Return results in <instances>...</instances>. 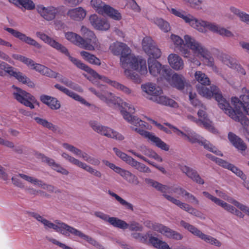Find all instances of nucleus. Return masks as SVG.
Here are the masks:
<instances>
[{"instance_id": "1", "label": "nucleus", "mask_w": 249, "mask_h": 249, "mask_svg": "<svg viewBox=\"0 0 249 249\" xmlns=\"http://www.w3.org/2000/svg\"><path fill=\"white\" fill-rule=\"evenodd\" d=\"M196 79L200 84L196 86L198 93L202 96L211 99L213 98L217 102L219 107L225 113L236 122H240L244 128L249 129V120L243 111L249 116V91L245 88L242 89L244 95L240 98L232 97L231 102L234 106L233 108L224 98L219 88L214 85L210 86V89L206 87L210 85L209 77L200 71H197L195 74Z\"/></svg>"}, {"instance_id": "2", "label": "nucleus", "mask_w": 249, "mask_h": 249, "mask_svg": "<svg viewBox=\"0 0 249 249\" xmlns=\"http://www.w3.org/2000/svg\"><path fill=\"white\" fill-rule=\"evenodd\" d=\"M109 50L114 55H120V64L123 69L130 67L142 74L147 73L146 61L131 54V50L125 44L114 42L110 45Z\"/></svg>"}, {"instance_id": "3", "label": "nucleus", "mask_w": 249, "mask_h": 249, "mask_svg": "<svg viewBox=\"0 0 249 249\" xmlns=\"http://www.w3.org/2000/svg\"><path fill=\"white\" fill-rule=\"evenodd\" d=\"M185 43L179 36L172 35L171 39L175 45V49L179 52L185 57H187L190 54V50L191 49L194 53L205 57L208 54V51L200 43L196 41L194 38L189 35H185L184 37Z\"/></svg>"}, {"instance_id": "4", "label": "nucleus", "mask_w": 249, "mask_h": 249, "mask_svg": "<svg viewBox=\"0 0 249 249\" xmlns=\"http://www.w3.org/2000/svg\"><path fill=\"white\" fill-rule=\"evenodd\" d=\"M36 36L42 41L49 44L53 48L68 56L70 61L79 69L83 70L88 73L90 71L91 68L89 66L82 63L80 60L71 56L68 50L61 44H60L47 35L40 32H37L36 33Z\"/></svg>"}, {"instance_id": "5", "label": "nucleus", "mask_w": 249, "mask_h": 249, "mask_svg": "<svg viewBox=\"0 0 249 249\" xmlns=\"http://www.w3.org/2000/svg\"><path fill=\"white\" fill-rule=\"evenodd\" d=\"M131 235L133 238L142 243H146L148 238L149 243L153 247L158 249H171L169 246L165 242L155 237L150 231L147 232L145 234L136 232H133Z\"/></svg>"}, {"instance_id": "6", "label": "nucleus", "mask_w": 249, "mask_h": 249, "mask_svg": "<svg viewBox=\"0 0 249 249\" xmlns=\"http://www.w3.org/2000/svg\"><path fill=\"white\" fill-rule=\"evenodd\" d=\"M12 88L16 90L13 92V96L15 99L24 106L29 107L31 109L35 108L34 104L39 106V103L37 102L35 97L30 93L17 87L15 85L12 86Z\"/></svg>"}, {"instance_id": "7", "label": "nucleus", "mask_w": 249, "mask_h": 249, "mask_svg": "<svg viewBox=\"0 0 249 249\" xmlns=\"http://www.w3.org/2000/svg\"><path fill=\"white\" fill-rule=\"evenodd\" d=\"M165 77L164 78L172 87L178 90H182L185 87H188L189 84L185 78L181 74L173 71L171 69L165 71Z\"/></svg>"}, {"instance_id": "8", "label": "nucleus", "mask_w": 249, "mask_h": 249, "mask_svg": "<svg viewBox=\"0 0 249 249\" xmlns=\"http://www.w3.org/2000/svg\"><path fill=\"white\" fill-rule=\"evenodd\" d=\"M81 31L84 37L82 42V48L93 51L99 47V42L93 32L84 26H82Z\"/></svg>"}, {"instance_id": "9", "label": "nucleus", "mask_w": 249, "mask_h": 249, "mask_svg": "<svg viewBox=\"0 0 249 249\" xmlns=\"http://www.w3.org/2000/svg\"><path fill=\"white\" fill-rule=\"evenodd\" d=\"M158 58L149 57L148 59V66L150 73L154 76L159 75L161 78L165 77V71H169L167 66H162L157 60Z\"/></svg>"}, {"instance_id": "10", "label": "nucleus", "mask_w": 249, "mask_h": 249, "mask_svg": "<svg viewBox=\"0 0 249 249\" xmlns=\"http://www.w3.org/2000/svg\"><path fill=\"white\" fill-rule=\"evenodd\" d=\"M142 49L149 56L159 58L160 57L161 52L157 47L151 37L149 36L145 37L142 41Z\"/></svg>"}, {"instance_id": "11", "label": "nucleus", "mask_w": 249, "mask_h": 249, "mask_svg": "<svg viewBox=\"0 0 249 249\" xmlns=\"http://www.w3.org/2000/svg\"><path fill=\"white\" fill-rule=\"evenodd\" d=\"M4 29L15 37L19 39L21 41L28 45L33 46L37 49H40L42 48V46L34 39L27 36L25 34L18 30L8 27H5Z\"/></svg>"}, {"instance_id": "12", "label": "nucleus", "mask_w": 249, "mask_h": 249, "mask_svg": "<svg viewBox=\"0 0 249 249\" xmlns=\"http://www.w3.org/2000/svg\"><path fill=\"white\" fill-rule=\"evenodd\" d=\"M133 129L142 136L149 139L158 147L165 151L169 150V146L160 138L156 137L151 133L138 128H133Z\"/></svg>"}, {"instance_id": "13", "label": "nucleus", "mask_w": 249, "mask_h": 249, "mask_svg": "<svg viewBox=\"0 0 249 249\" xmlns=\"http://www.w3.org/2000/svg\"><path fill=\"white\" fill-rule=\"evenodd\" d=\"M36 10L44 19L47 21H51L55 18L56 15L59 12L60 8L53 6L46 7L43 5H38Z\"/></svg>"}, {"instance_id": "14", "label": "nucleus", "mask_w": 249, "mask_h": 249, "mask_svg": "<svg viewBox=\"0 0 249 249\" xmlns=\"http://www.w3.org/2000/svg\"><path fill=\"white\" fill-rule=\"evenodd\" d=\"M180 225L185 229L188 230L192 234L200 238L207 243L212 244L213 237L202 233L197 228L184 220L180 221Z\"/></svg>"}, {"instance_id": "15", "label": "nucleus", "mask_w": 249, "mask_h": 249, "mask_svg": "<svg viewBox=\"0 0 249 249\" xmlns=\"http://www.w3.org/2000/svg\"><path fill=\"white\" fill-rule=\"evenodd\" d=\"M55 222L57 223V225H56V227L55 228L54 230L64 235L68 236L69 235L68 233H70L72 235L82 238L84 234V233L81 231H78L64 223L58 222H57V220H55Z\"/></svg>"}, {"instance_id": "16", "label": "nucleus", "mask_w": 249, "mask_h": 249, "mask_svg": "<svg viewBox=\"0 0 249 249\" xmlns=\"http://www.w3.org/2000/svg\"><path fill=\"white\" fill-rule=\"evenodd\" d=\"M18 176H19L25 180H27L35 185H38V186H41L42 188L47 190L50 193L54 192L56 194L61 193V191L60 190L55 189V188L53 186L46 184L45 183H42V181L38 180L37 178H35L22 174H19Z\"/></svg>"}, {"instance_id": "17", "label": "nucleus", "mask_w": 249, "mask_h": 249, "mask_svg": "<svg viewBox=\"0 0 249 249\" xmlns=\"http://www.w3.org/2000/svg\"><path fill=\"white\" fill-rule=\"evenodd\" d=\"M89 20L92 26L98 30L107 31L110 28V23L106 19L99 18L96 15H91Z\"/></svg>"}, {"instance_id": "18", "label": "nucleus", "mask_w": 249, "mask_h": 249, "mask_svg": "<svg viewBox=\"0 0 249 249\" xmlns=\"http://www.w3.org/2000/svg\"><path fill=\"white\" fill-rule=\"evenodd\" d=\"M193 28L196 29L201 32H203L205 27H207L211 31L218 33L220 26L218 25L204 20H199L196 19V22Z\"/></svg>"}, {"instance_id": "19", "label": "nucleus", "mask_w": 249, "mask_h": 249, "mask_svg": "<svg viewBox=\"0 0 249 249\" xmlns=\"http://www.w3.org/2000/svg\"><path fill=\"white\" fill-rule=\"evenodd\" d=\"M170 12L177 17L182 18L186 23H188L191 26L194 27L196 22V18L193 16L182 10H177L175 8H171Z\"/></svg>"}, {"instance_id": "20", "label": "nucleus", "mask_w": 249, "mask_h": 249, "mask_svg": "<svg viewBox=\"0 0 249 249\" xmlns=\"http://www.w3.org/2000/svg\"><path fill=\"white\" fill-rule=\"evenodd\" d=\"M121 114L123 115L124 118L131 124L135 126L139 125L141 126L142 128H148V124L147 123L139 119L137 116L129 115L126 110H121Z\"/></svg>"}, {"instance_id": "21", "label": "nucleus", "mask_w": 249, "mask_h": 249, "mask_svg": "<svg viewBox=\"0 0 249 249\" xmlns=\"http://www.w3.org/2000/svg\"><path fill=\"white\" fill-rule=\"evenodd\" d=\"M157 226L159 227V228H155V229L157 230V231L164 234L169 238L179 240H181L183 237V236L180 233L173 231L166 226L162 225H160Z\"/></svg>"}, {"instance_id": "22", "label": "nucleus", "mask_w": 249, "mask_h": 249, "mask_svg": "<svg viewBox=\"0 0 249 249\" xmlns=\"http://www.w3.org/2000/svg\"><path fill=\"white\" fill-rule=\"evenodd\" d=\"M228 138L233 145L242 153L246 150L247 144L241 138L232 132L229 133Z\"/></svg>"}, {"instance_id": "23", "label": "nucleus", "mask_w": 249, "mask_h": 249, "mask_svg": "<svg viewBox=\"0 0 249 249\" xmlns=\"http://www.w3.org/2000/svg\"><path fill=\"white\" fill-rule=\"evenodd\" d=\"M161 94H157L156 96L147 97L149 100L157 103L169 106L172 107L177 106V103L174 100L167 98L166 96L161 95Z\"/></svg>"}, {"instance_id": "24", "label": "nucleus", "mask_w": 249, "mask_h": 249, "mask_svg": "<svg viewBox=\"0 0 249 249\" xmlns=\"http://www.w3.org/2000/svg\"><path fill=\"white\" fill-rule=\"evenodd\" d=\"M180 170L194 181L200 184H203L204 183V180L201 178L196 170L187 166H181Z\"/></svg>"}, {"instance_id": "25", "label": "nucleus", "mask_w": 249, "mask_h": 249, "mask_svg": "<svg viewBox=\"0 0 249 249\" xmlns=\"http://www.w3.org/2000/svg\"><path fill=\"white\" fill-rule=\"evenodd\" d=\"M89 73L90 74L91 76L93 77L94 78L100 79L106 83H109L111 85H112L115 88L119 89L122 91H123V89H124L126 88V87L124 85H123L117 82L111 81L107 77L99 75L98 73H97L95 71H94L91 69H90V71H89Z\"/></svg>"}, {"instance_id": "26", "label": "nucleus", "mask_w": 249, "mask_h": 249, "mask_svg": "<svg viewBox=\"0 0 249 249\" xmlns=\"http://www.w3.org/2000/svg\"><path fill=\"white\" fill-rule=\"evenodd\" d=\"M8 74L11 76L14 77L19 82L24 84H27L29 87H33L34 84L25 75L20 71H17L16 69L13 67L11 71H8Z\"/></svg>"}, {"instance_id": "27", "label": "nucleus", "mask_w": 249, "mask_h": 249, "mask_svg": "<svg viewBox=\"0 0 249 249\" xmlns=\"http://www.w3.org/2000/svg\"><path fill=\"white\" fill-rule=\"evenodd\" d=\"M67 15L73 20L80 21L84 19L86 15V11L81 7L70 9Z\"/></svg>"}, {"instance_id": "28", "label": "nucleus", "mask_w": 249, "mask_h": 249, "mask_svg": "<svg viewBox=\"0 0 249 249\" xmlns=\"http://www.w3.org/2000/svg\"><path fill=\"white\" fill-rule=\"evenodd\" d=\"M40 101L44 104L47 105L52 109H58L60 107V104L57 99L54 97L42 95L40 97Z\"/></svg>"}, {"instance_id": "29", "label": "nucleus", "mask_w": 249, "mask_h": 249, "mask_svg": "<svg viewBox=\"0 0 249 249\" xmlns=\"http://www.w3.org/2000/svg\"><path fill=\"white\" fill-rule=\"evenodd\" d=\"M141 88L142 90L146 93L149 97L156 96L157 94H162V90L159 87H157L155 84L148 83L142 85Z\"/></svg>"}, {"instance_id": "30", "label": "nucleus", "mask_w": 249, "mask_h": 249, "mask_svg": "<svg viewBox=\"0 0 249 249\" xmlns=\"http://www.w3.org/2000/svg\"><path fill=\"white\" fill-rule=\"evenodd\" d=\"M168 62L171 67L176 70H179L183 69L184 64L180 57L176 54H171L169 55Z\"/></svg>"}, {"instance_id": "31", "label": "nucleus", "mask_w": 249, "mask_h": 249, "mask_svg": "<svg viewBox=\"0 0 249 249\" xmlns=\"http://www.w3.org/2000/svg\"><path fill=\"white\" fill-rule=\"evenodd\" d=\"M100 134L108 138L119 141H122L124 139V137L122 134L107 126H103Z\"/></svg>"}, {"instance_id": "32", "label": "nucleus", "mask_w": 249, "mask_h": 249, "mask_svg": "<svg viewBox=\"0 0 249 249\" xmlns=\"http://www.w3.org/2000/svg\"><path fill=\"white\" fill-rule=\"evenodd\" d=\"M30 216L34 217L38 222H41L42 224L44 225L45 229L47 228H52L54 230L55 228L56 227V225L52 223L50 221L47 219L43 218L42 216H41L39 214L34 213V212H30L29 213Z\"/></svg>"}, {"instance_id": "33", "label": "nucleus", "mask_w": 249, "mask_h": 249, "mask_svg": "<svg viewBox=\"0 0 249 249\" xmlns=\"http://www.w3.org/2000/svg\"><path fill=\"white\" fill-rule=\"evenodd\" d=\"M34 120L38 124L53 131V132H59V129L57 126L53 124L52 123L48 122L46 119L39 117H35L34 118Z\"/></svg>"}, {"instance_id": "34", "label": "nucleus", "mask_w": 249, "mask_h": 249, "mask_svg": "<svg viewBox=\"0 0 249 249\" xmlns=\"http://www.w3.org/2000/svg\"><path fill=\"white\" fill-rule=\"evenodd\" d=\"M65 37L68 40L82 48L83 38L81 36L73 32H68L65 34Z\"/></svg>"}, {"instance_id": "35", "label": "nucleus", "mask_w": 249, "mask_h": 249, "mask_svg": "<svg viewBox=\"0 0 249 249\" xmlns=\"http://www.w3.org/2000/svg\"><path fill=\"white\" fill-rule=\"evenodd\" d=\"M105 8V9L103 11V15L106 14L114 20H119L121 19V15L117 10L114 9L108 5H107Z\"/></svg>"}, {"instance_id": "36", "label": "nucleus", "mask_w": 249, "mask_h": 249, "mask_svg": "<svg viewBox=\"0 0 249 249\" xmlns=\"http://www.w3.org/2000/svg\"><path fill=\"white\" fill-rule=\"evenodd\" d=\"M107 104L108 105L117 104L120 107H123V105L124 106L127 105V103L123 102L122 100L120 98L114 96L112 93L109 92H107Z\"/></svg>"}, {"instance_id": "37", "label": "nucleus", "mask_w": 249, "mask_h": 249, "mask_svg": "<svg viewBox=\"0 0 249 249\" xmlns=\"http://www.w3.org/2000/svg\"><path fill=\"white\" fill-rule=\"evenodd\" d=\"M163 196L168 200H169V201L171 202L173 204H174L176 205L177 206H178V207H179L181 209H182L187 212V211L190 206V205H189L187 203H185L182 202L179 200L171 196L167 195L166 194H163Z\"/></svg>"}, {"instance_id": "38", "label": "nucleus", "mask_w": 249, "mask_h": 249, "mask_svg": "<svg viewBox=\"0 0 249 249\" xmlns=\"http://www.w3.org/2000/svg\"><path fill=\"white\" fill-rule=\"evenodd\" d=\"M80 54L86 60L90 63L96 65H100L101 64L100 59L93 54L85 51L81 52Z\"/></svg>"}, {"instance_id": "39", "label": "nucleus", "mask_w": 249, "mask_h": 249, "mask_svg": "<svg viewBox=\"0 0 249 249\" xmlns=\"http://www.w3.org/2000/svg\"><path fill=\"white\" fill-rule=\"evenodd\" d=\"M109 219V223L113 227L123 230L128 228L127 223L123 220L114 217H111Z\"/></svg>"}, {"instance_id": "40", "label": "nucleus", "mask_w": 249, "mask_h": 249, "mask_svg": "<svg viewBox=\"0 0 249 249\" xmlns=\"http://www.w3.org/2000/svg\"><path fill=\"white\" fill-rule=\"evenodd\" d=\"M129 165L134 167L136 169L138 170L139 171L141 172H151V170L149 167H147L144 164L137 161L134 159L132 160V161L131 162Z\"/></svg>"}, {"instance_id": "41", "label": "nucleus", "mask_w": 249, "mask_h": 249, "mask_svg": "<svg viewBox=\"0 0 249 249\" xmlns=\"http://www.w3.org/2000/svg\"><path fill=\"white\" fill-rule=\"evenodd\" d=\"M90 3L98 13L103 15L105 7L107 5L105 4L101 0H91Z\"/></svg>"}, {"instance_id": "42", "label": "nucleus", "mask_w": 249, "mask_h": 249, "mask_svg": "<svg viewBox=\"0 0 249 249\" xmlns=\"http://www.w3.org/2000/svg\"><path fill=\"white\" fill-rule=\"evenodd\" d=\"M221 61L224 64L231 68L233 69L237 66L236 60L228 55H222L221 56Z\"/></svg>"}, {"instance_id": "43", "label": "nucleus", "mask_w": 249, "mask_h": 249, "mask_svg": "<svg viewBox=\"0 0 249 249\" xmlns=\"http://www.w3.org/2000/svg\"><path fill=\"white\" fill-rule=\"evenodd\" d=\"M60 77L61 78H60L59 81L61 83L76 91L79 92L82 91L81 87L77 84H75L71 81H69L68 79L64 78L63 76H60Z\"/></svg>"}, {"instance_id": "44", "label": "nucleus", "mask_w": 249, "mask_h": 249, "mask_svg": "<svg viewBox=\"0 0 249 249\" xmlns=\"http://www.w3.org/2000/svg\"><path fill=\"white\" fill-rule=\"evenodd\" d=\"M113 151L115 153L116 155L121 158L123 160L125 161L127 164H130L132 160L133 159L131 156H129L125 153L120 151L119 149L116 147L113 148Z\"/></svg>"}, {"instance_id": "45", "label": "nucleus", "mask_w": 249, "mask_h": 249, "mask_svg": "<svg viewBox=\"0 0 249 249\" xmlns=\"http://www.w3.org/2000/svg\"><path fill=\"white\" fill-rule=\"evenodd\" d=\"M123 178L130 183L138 185L139 184V181L138 178L129 171L126 170L124 174Z\"/></svg>"}, {"instance_id": "46", "label": "nucleus", "mask_w": 249, "mask_h": 249, "mask_svg": "<svg viewBox=\"0 0 249 249\" xmlns=\"http://www.w3.org/2000/svg\"><path fill=\"white\" fill-rule=\"evenodd\" d=\"M183 2L189 5L190 7L196 10H201V5L203 0H181Z\"/></svg>"}, {"instance_id": "47", "label": "nucleus", "mask_w": 249, "mask_h": 249, "mask_svg": "<svg viewBox=\"0 0 249 249\" xmlns=\"http://www.w3.org/2000/svg\"><path fill=\"white\" fill-rule=\"evenodd\" d=\"M225 199L227 200L230 202L234 204L235 206L240 209L241 211L245 213L247 215L249 216V207L242 204L240 203L237 201L234 200L232 198L228 197V196L227 197H226Z\"/></svg>"}, {"instance_id": "48", "label": "nucleus", "mask_w": 249, "mask_h": 249, "mask_svg": "<svg viewBox=\"0 0 249 249\" xmlns=\"http://www.w3.org/2000/svg\"><path fill=\"white\" fill-rule=\"evenodd\" d=\"M124 74L128 78L132 80L134 82L139 83L141 82V79L139 75L130 70L124 69Z\"/></svg>"}, {"instance_id": "49", "label": "nucleus", "mask_w": 249, "mask_h": 249, "mask_svg": "<svg viewBox=\"0 0 249 249\" xmlns=\"http://www.w3.org/2000/svg\"><path fill=\"white\" fill-rule=\"evenodd\" d=\"M155 23L164 32H168L170 30L169 24L161 18L156 19Z\"/></svg>"}, {"instance_id": "50", "label": "nucleus", "mask_w": 249, "mask_h": 249, "mask_svg": "<svg viewBox=\"0 0 249 249\" xmlns=\"http://www.w3.org/2000/svg\"><path fill=\"white\" fill-rule=\"evenodd\" d=\"M42 74H43L44 75H45L51 78H58L59 80L60 78H61L60 76H62L59 73L56 72L46 67H45V68H44Z\"/></svg>"}, {"instance_id": "51", "label": "nucleus", "mask_w": 249, "mask_h": 249, "mask_svg": "<svg viewBox=\"0 0 249 249\" xmlns=\"http://www.w3.org/2000/svg\"><path fill=\"white\" fill-rule=\"evenodd\" d=\"M12 56L14 59L19 60L26 65H28V64H33V60L20 54H13Z\"/></svg>"}, {"instance_id": "52", "label": "nucleus", "mask_w": 249, "mask_h": 249, "mask_svg": "<svg viewBox=\"0 0 249 249\" xmlns=\"http://www.w3.org/2000/svg\"><path fill=\"white\" fill-rule=\"evenodd\" d=\"M20 5L28 10L35 8V4L32 0H20Z\"/></svg>"}, {"instance_id": "53", "label": "nucleus", "mask_w": 249, "mask_h": 249, "mask_svg": "<svg viewBox=\"0 0 249 249\" xmlns=\"http://www.w3.org/2000/svg\"><path fill=\"white\" fill-rule=\"evenodd\" d=\"M127 225L128 228L131 231H143L142 226L136 221H132L127 224Z\"/></svg>"}, {"instance_id": "54", "label": "nucleus", "mask_w": 249, "mask_h": 249, "mask_svg": "<svg viewBox=\"0 0 249 249\" xmlns=\"http://www.w3.org/2000/svg\"><path fill=\"white\" fill-rule=\"evenodd\" d=\"M82 238L84 239L86 241H87L89 243L96 247L97 248L100 249L102 247V245L99 242H98L97 241H96L94 238H92L90 236L87 235L85 234L84 233Z\"/></svg>"}, {"instance_id": "55", "label": "nucleus", "mask_w": 249, "mask_h": 249, "mask_svg": "<svg viewBox=\"0 0 249 249\" xmlns=\"http://www.w3.org/2000/svg\"><path fill=\"white\" fill-rule=\"evenodd\" d=\"M145 182L149 185L150 186L154 187L157 190L160 191L161 189V187H162V185L160 183L157 182L153 179L150 178H145Z\"/></svg>"}, {"instance_id": "56", "label": "nucleus", "mask_w": 249, "mask_h": 249, "mask_svg": "<svg viewBox=\"0 0 249 249\" xmlns=\"http://www.w3.org/2000/svg\"><path fill=\"white\" fill-rule=\"evenodd\" d=\"M186 138L192 143L197 142L200 144L201 142V141L199 140V136L191 132H188V135Z\"/></svg>"}, {"instance_id": "57", "label": "nucleus", "mask_w": 249, "mask_h": 249, "mask_svg": "<svg viewBox=\"0 0 249 249\" xmlns=\"http://www.w3.org/2000/svg\"><path fill=\"white\" fill-rule=\"evenodd\" d=\"M89 124L93 130L98 133H100L102 127H103L100 123L95 121H90L89 122Z\"/></svg>"}, {"instance_id": "58", "label": "nucleus", "mask_w": 249, "mask_h": 249, "mask_svg": "<svg viewBox=\"0 0 249 249\" xmlns=\"http://www.w3.org/2000/svg\"><path fill=\"white\" fill-rule=\"evenodd\" d=\"M230 170L237 176L239 177L242 179L245 180L246 179V176L243 173V172L233 164L231 166Z\"/></svg>"}, {"instance_id": "59", "label": "nucleus", "mask_w": 249, "mask_h": 249, "mask_svg": "<svg viewBox=\"0 0 249 249\" xmlns=\"http://www.w3.org/2000/svg\"><path fill=\"white\" fill-rule=\"evenodd\" d=\"M217 205L221 206L226 211L232 213L235 208L232 206L227 203L226 202L219 199V202L217 203Z\"/></svg>"}, {"instance_id": "60", "label": "nucleus", "mask_w": 249, "mask_h": 249, "mask_svg": "<svg viewBox=\"0 0 249 249\" xmlns=\"http://www.w3.org/2000/svg\"><path fill=\"white\" fill-rule=\"evenodd\" d=\"M231 11L234 14L237 15L239 16V17L241 18V19L245 21V18H246L245 17H246V16H248L249 15L243 13L240 11V10L234 7H231L230 8Z\"/></svg>"}, {"instance_id": "61", "label": "nucleus", "mask_w": 249, "mask_h": 249, "mask_svg": "<svg viewBox=\"0 0 249 249\" xmlns=\"http://www.w3.org/2000/svg\"><path fill=\"white\" fill-rule=\"evenodd\" d=\"M62 156L66 160H68L71 163L76 166L78 165L80 162V160H78L75 159L74 158L69 155L66 153H63L62 154Z\"/></svg>"}, {"instance_id": "62", "label": "nucleus", "mask_w": 249, "mask_h": 249, "mask_svg": "<svg viewBox=\"0 0 249 249\" xmlns=\"http://www.w3.org/2000/svg\"><path fill=\"white\" fill-rule=\"evenodd\" d=\"M40 157L43 162H46L49 165L53 168V166L56 163L53 160L50 159L42 154H40Z\"/></svg>"}, {"instance_id": "63", "label": "nucleus", "mask_w": 249, "mask_h": 249, "mask_svg": "<svg viewBox=\"0 0 249 249\" xmlns=\"http://www.w3.org/2000/svg\"><path fill=\"white\" fill-rule=\"evenodd\" d=\"M28 67H31L32 69L35 70L36 71H38L41 73H42L44 68L45 66L37 63H35L34 61L33 60V64H28L27 65Z\"/></svg>"}, {"instance_id": "64", "label": "nucleus", "mask_w": 249, "mask_h": 249, "mask_svg": "<svg viewBox=\"0 0 249 249\" xmlns=\"http://www.w3.org/2000/svg\"><path fill=\"white\" fill-rule=\"evenodd\" d=\"M94 215L101 219L104 220L105 221L108 222L109 223V220L111 218V217L107 214H105L101 212H95L94 213Z\"/></svg>"}]
</instances>
